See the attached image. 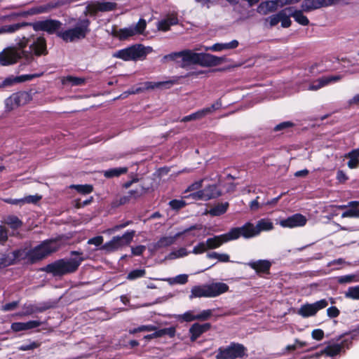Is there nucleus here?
<instances>
[{
    "instance_id": "f257e3e1",
    "label": "nucleus",
    "mask_w": 359,
    "mask_h": 359,
    "mask_svg": "<svg viewBox=\"0 0 359 359\" xmlns=\"http://www.w3.org/2000/svg\"><path fill=\"white\" fill-rule=\"evenodd\" d=\"M61 246L62 244L58 240L50 239L44 241L28 250L26 252L25 259L31 264L36 263L55 252Z\"/></svg>"
},
{
    "instance_id": "f03ea898",
    "label": "nucleus",
    "mask_w": 359,
    "mask_h": 359,
    "mask_svg": "<svg viewBox=\"0 0 359 359\" xmlns=\"http://www.w3.org/2000/svg\"><path fill=\"white\" fill-rule=\"evenodd\" d=\"M229 289V286L222 282L195 285L191 289L189 299L213 298L228 292Z\"/></svg>"
},
{
    "instance_id": "7ed1b4c3",
    "label": "nucleus",
    "mask_w": 359,
    "mask_h": 359,
    "mask_svg": "<svg viewBox=\"0 0 359 359\" xmlns=\"http://www.w3.org/2000/svg\"><path fill=\"white\" fill-rule=\"evenodd\" d=\"M82 261L83 258L81 257L61 259L48 264L43 269V271L51 273L54 276H62L76 271Z\"/></svg>"
},
{
    "instance_id": "20e7f679",
    "label": "nucleus",
    "mask_w": 359,
    "mask_h": 359,
    "mask_svg": "<svg viewBox=\"0 0 359 359\" xmlns=\"http://www.w3.org/2000/svg\"><path fill=\"white\" fill-rule=\"evenodd\" d=\"M152 50V48L150 46L135 44L114 52L112 57L124 61L143 60L146 58L147 54L151 53Z\"/></svg>"
},
{
    "instance_id": "39448f33",
    "label": "nucleus",
    "mask_w": 359,
    "mask_h": 359,
    "mask_svg": "<svg viewBox=\"0 0 359 359\" xmlns=\"http://www.w3.org/2000/svg\"><path fill=\"white\" fill-rule=\"evenodd\" d=\"M147 25V21L143 18H140L135 25L120 29H114L111 34L121 41L128 40L129 38L134 36L144 34Z\"/></svg>"
},
{
    "instance_id": "423d86ee",
    "label": "nucleus",
    "mask_w": 359,
    "mask_h": 359,
    "mask_svg": "<svg viewBox=\"0 0 359 359\" xmlns=\"http://www.w3.org/2000/svg\"><path fill=\"white\" fill-rule=\"evenodd\" d=\"M135 231L126 232L121 236H114L109 241L101 246V250L106 252L116 251L124 246L128 245L135 236Z\"/></svg>"
},
{
    "instance_id": "0eeeda50",
    "label": "nucleus",
    "mask_w": 359,
    "mask_h": 359,
    "mask_svg": "<svg viewBox=\"0 0 359 359\" xmlns=\"http://www.w3.org/2000/svg\"><path fill=\"white\" fill-rule=\"evenodd\" d=\"M21 57L29 59L30 54L25 50H20L15 47L4 49L0 53V64L3 66L16 63Z\"/></svg>"
},
{
    "instance_id": "6e6552de",
    "label": "nucleus",
    "mask_w": 359,
    "mask_h": 359,
    "mask_svg": "<svg viewBox=\"0 0 359 359\" xmlns=\"http://www.w3.org/2000/svg\"><path fill=\"white\" fill-rule=\"evenodd\" d=\"M88 22H81L74 28L69 29L65 32H57V34L66 42H72L77 39L84 38L88 32Z\"/></svg>"
},
{
    "instance_id": "1a4fd4ad",
    "label": "nucleus",
    "mask_w": 359,
    "mask_h": 359,
    "mask_svg": "<svg viewBox=\"0 0 359 359\" xmlns=\"http://www.w3.org/2000/svg\"><path fill=\"white\" fill-rule=\"evenodd\" d=\"M292 7L285 8L276 14L268 17L265 19V21L269 22L271 27L276 26L280 22L282 27H289L292 24V21L290 20V13L292 12Z\"/></svg>"
},
{
    "instance_id": "9d476101",
    "label": "nucleus",
    "mask_w": 359,
    "mask_h": 359,
    "mask_svg": "<svg viewBox=\"0 0 359 359\" xmlns=\"http://www.w3.org/2000/svg\"><path fill=\"white\" fill-rule=\"evenodd\" d=\"M30 100V96L27 93L21 92L12 94L4 101L5 109L8 112L26 104Z\"/></svg>"
},
{
    "instance_id": "9b49d317",
    "label": "nucleus",
    "mask_w": 359,
    "mask_h": 359,
    "mask_svg": "<svg viewBox=\"0 0 359 359\" xmlns=\"http://www.w3.org/2000/svg\"><path fill=\"white\" fill-rule=\"evenodd\" d=\"M232 241L238 239L240 237L250 238L258 236L255 226L250 222H246L241 227L231 228L229 231Z\"/></svg>"
},
{
    "instance_id": "f8f14e48",
    "label": "nucleus",
    "mask_w": 359,
    "mask_h": 359,
    "mask_svg": "<svg viewBox=\"0 0 359 359\" xmlns=\"http://www.w3.org/2000/svg\"><path fill=\"white\" fill-rule=\"evenodd\" d=\"M245 354V348L241 344H233L224 348H219L216 359H236Z\"/></svg>"
},
{
    "instance_id": "ddd939ff",
    "label": "nucleus",
    "mask_w": 359,
    "mask_h": 359,
    "mask_svg": "<svg viewBox=\"0 0 359 359\" xmlns=\"http://www.w3.org/2000/svg\"><path fill=\"white\" fill-rule=\"evenodd\" d=\"M221 195V191L216 184H211L205 187L204 189L191 193L187 197L194 200L208 201L217 198Z\"/></svg>"
},
{
    "instance_id": "4468645a",
    "label": "nucleus",
    "mask_w": 359,
    "mask_h": 359,
    "mask_svg": "<svg viewBox=\"0 0 359 359\" xmlns=\"http://www.w3.org/2000/svg\"><path fill=\"white\" fill-rule=\"evenodd\" d=\"M327 305L325 299H320L312 304H304L299 309L297 313L302 318L314 316L318 311L325 309Z\"/></svg>"
},
{
    "instance_id": "2eb2a0df",
    "label": "nucleus",
    "mask_w": 359,
    "mask_h": 359,
    "mask_svg": "<svg viewBox=\"0 0 359 359\" xmlns=\"http://www.w3.org/2000/svg\"><path fill=\"white\" fill-rule=\"evenodd\" d=\"M61 25V22L58 20H46L35 22L33 27L36 31H44L48 34H53L60 29Z\"/></svg>"
},
{
    "instance_id": "dca6fc26",
    "label": "nucleus",
    "mask_w": 359,
    "mask_h": 359,
    "mask_svg": "<svg viewBox=\"0 0 359 359\" xmlns=\"http://www.w3.org/2000/svg\"><path fill=\"white\" fill-rule=\"evenodd\" d=\"M176 81L168 80L165 81H147L142 84V87L136 88L135 90L130 92V94L140 93L144 91L152 90L158 88H162L163 87H170L171 86L176 83Z\"/></svg>"
},
{
    "instance_id": "f3484780",
    "label": "nucleus",
    "mask_w": 359,
    "mask_h": 359,
    "mask_svg": "<svg viewBox=\"0 0 359 359\" xmlns=\"http://www.w3.org/2000/svg\"><path fill=\"white\" fill-rule=\"evenodd\" d=\"M307 219L302 214L297 213L279 222V224L283 228H297L304 226Z\"/></svg>"
},
{
    "instance_id": "a211bd4d",
    "label": "nucleus",
    "mask_w": 359,
    "mask_h": 359,
    "mask_svg": "<svg viewBox=\"0 0 359 359\" xmlns=\"http://www.w3.org/2000/svg\"><path fill=\"white\" fill-rule=\"evenodd\" d=\"M339 0H304L302 4V8L305 12L332 6L339 2Z\"/></svg>"
},
{
    "instance_id": "6ab92c4d",
    "label": "nucleus",
    "mask_w": 359,
    "mask_h": 359,
    "mask_svg": "<svg viewBox=\"0 0 359 359\" xmlns=\"http://www.w3.org/2000/svg\"><path fill=\"white\" fill-rule=\"evenodd\" d=\"M116 4L112 1H96L88 5V12L94 14L99 11H111L116 8Z\"/></svg>"
},
{
    "instance_id": "aec40b11",
    "label": "nucleus",
    "mask_w": 359,
    "mask_h": 359,
    "mask_svg": "<svg viewBox=\"0 0 359 359\" xmlns=\"http://www.w3.org/2000/svg\"><path fill=\"white\" fill-rule=\"evenodd\" d=\"M226 62L224 57H217L208 53H201L198 64L203 67H213Z\"/></svg>"
},
{
    "instance_id": "412c9836",
    "label": "nucleus",
    "mask_w": 359,
    "mask_h": 359,
    "mask_svg": "<svg viewBox=\"0 0 359 359\" xmlns=\"http://www.w3.org/2000/svg\"><path fill=\"white\" fill-rule=\"evenodd\" d=\"M230 241H232V239L229 231L223 234L214 236L205 241L208 250L219 248L223 244Z\"/></svg>"
},
{
    "instance_id": "4be33fe9",
    "label": "nucleus",
    "mask_w": 359,
    "mask_h": 359,
    "mask_svg": "<svg viewBox=\"0 0 359 359\" xmlns=\"http://www.w3.org/2000/svg\"><path fill=\"white\" fill-rule=\"evenodd\" d=\"M196 229V226H191L189 229H186V230H184L183 231L177 233L175 236H163V237L161 238L157 241V243L154 245V248L156 249H157V248H160L168 247V246L172 245L175 242V241H176V239L177 238L182 236L184 234H185L189 230H192V229Z\"/></svg>"
},
{
    "instance_id": "5701e85b",
    "label": "nucleus",
    "mask_w": 359,
    "mask_h": 359,
    "mask_svg": "<svg viewBox=\"0 0 359 359\" xmlns=\"http://www.w3.org/2000/svg\"><path fill=\"white\" fill-rule=\"evenodd\" d=\"M41 325L39 320H29L28 322H16L11 325V329L15 332L36 328Z\"/></svg>"
},
{
    "instance_id": "b1692460",
    "label": "nucleus",
    "mask_w": 359,
    "mask_h": 359,
    "mask_svg": "<svg viewBox=\"0 0 359 359\" xmlns=\"http://www.w3.org/2000/svg\"><path fill=\"white\" fill-rule=\"evenodd\" d=\"M30 50L36 56L47 54L46 40L43 37L36 38L29 46Z\"/></svg>"
},
{
    "instance_id": "393cba45",
    "label": "nucleus",
    "mask_w": 359,
    "mask_h": 359,
    "mask_svg": "<svg viewBox=\"0 0 359 359\" xmlns=\"http://www.w3.org/2000/svg\"><path fill=\"white\" fill-rule=\"evenodd\" d=\"M341 77L339 76H325L321 77L317 79L309 86V90H317L326 85L329 84L331 82H334L340 80Z\"/></svg>"
},
{
    "instance_id": "a878e982",
    "label": "nucleus",
    "mask_w": 359,
    "mask_h": 359,
    "mask_svg": "<svg viewBox=\"0 0 359 359\" xmlns=\"http://www.w3.org/2000/svg\"><path fill=\"white\" fill-rule=\"evenodd\" d=\"M201 53H195L192 50H184L175 54L176 56L181 57L182 60L187 64H198Z\"/></svg>"
},
{
    "instance_id": "bb28decb",
    "label": "nucleus",
    "mask_w": 359,
    "mask_h": 359,
    "mask_svg": "<svg viewBox=\"0 0 359 359\" xmlns=\"http://www.w3.org/2000/svg\"><path fill=\"white\" fill-rule=\"evenodd\" d=\"M210 328V323H205L200 325L198 323L193 324L190 329L189 332L191 334V340L194 341L198 337H199L203 332L208 331Z\"/></svg>"
},
{
    "instance_id": "cd10ccee",
    "label": "nucleus",
    "mask_w": 359,
    "mask_h": 359,
    "mask_svg": "<svg viewBox=\"0 0 359 359\" xmlns=\"http://www.w3.org/2000/svg\"><path fill=\"white\" fill-rule=\"evenodd\" d=\"M248 265L257 273H267L271 267V262L268 260L260 259L248 263Z\"/></svg>"
},
{
    "instance_id": "c85d7f7f",
    "label": "nucleus",
    "mask_w": 359,
    "mask_h": 359,
    "mask_svg": "<svg viewBox=\"0 0 359 359\" xmlns=\"http://www.w3.org/2000/svg\"><path fill=\"white\" fill-rule=\"evenodd\" d=\"M344 158H348L347 166L350 169H355L359 166V147L353 149L344 155Z\"/></svg>"
},
{
    "instance_id": "c756f323",
    "label": "nucleus",
    "mask_w": 359,
    "mask_h": 359,
    "mask_svg": "<svg viewBox=\"0 0 359 359\" xmlns=\"http://www.w3.org/2000/svg\"><path fill=\"white\" fill-rule=\"evenodd\" d=\"M238 46V41L237 40H233L229 43H215L211 47H205V50L219 52V51H222L224 50L236 48Z\"/></svg>"
},
{
    "instance_id": "7c9ffc66",
    "label": "nucleus",
    "mask_w": 359,
    "mask_h": 359,
    "mask_svg": "<svg viewBox=\"0 0 359 359\" xmlns=\"http://www.w3.org/2000/svg\"><path fill=\"white\" fill-rule=\"evenodd\" d=\"M178 23L177 18L174 15H170L167 18L161 20L158 22L157 29L160 31L166 32L170 29V26Z\"/></svg>"
},
{
    "instance_id": "2f4dec72",
    "label": "nucleus",
    "mask_w": 359,
    "mask_h": 359,
    "mask_svg": "<svg viewBox=\"0 0 359 359\" xmlns=\"http://www.w3.org/2000/svg\"><path fill=\"white\" fill-rule=\"evenodd\" d=\"M41 75V74H26V75H22L20 77L16 78L14 80H13L11 79H6L1 83H0V88L12 85L14 81H18V82L25 81H27V80H31L36 77H39Z\"/></svg>"
},
{
    "instance_id": "473e14b6",
    "label": "nucleus",
    "mask_w": 359,
    "mask_h": 359,
    "mask_svg": "<svg viewBox=\"0 0 359 359\" xmlns=\"http://www.w3.org/2000/svg\"><path fill=\"white\" fill-rule=\"evenodd\" d=\"M257 234L262 231H268L273 229V224L269 219H262L259 220L255 226Z\"/></svg>"
},
{
    "instance_id": "72a5a7b5",
    "label": "nucleus",
    "mask_w": 359,
    "mask_h": 359,
    "mask_svg": "<svg viewBox=\"0 0 359 359\" xmlns=\"http://www.w3.org/2000/svg\"><path fill=\"white\" fill-rule=\"evenodd\" d=\"M277 9L278 8L274 1H266L260 4L258 7V12L263 15H266L269 13L273 12Z\"/></svg>"
},
{
    "instance_id": "f704fd0d",
    "label": "nucleus",
    "mask_w": 359,
    "mask_h": 359,
    "mask_svg": "<svg viewBox=\"0 0 359 359\" xmlns=\"http://www.w3.org/2000/svg\"><path fill=\"white\" fill-rule=\"evenodd\" d=\"M303 10H292L290 16L299 25L306 26L309 23V20L306 15L303 14Z\"/></svg>"
},
{
    "instance_id": "c9c22d12",
    "label": "nucleus",
    "mask_w": 359,
    "mask_h": 359,
    "mask_svg": "<svg viewBox=\"0 0 359 359\" xmlns=\"http://www.w3.org/2000/svg\"><path fill=\"white\" fill-rule=\"evenodd\" d=\"M3 222L13 229H19L22 226V222L17 216L13 215L6 217Z\"/></svg>"
},
{
    "instance_id": "e433bc0d",
    "label": "nucleus",
    "mask_w": 359,
    "mask_h": 359,
    "mask_svg": "<svg viewBox=\"0 0 359 359\" xmlns=\"http://www.w3.org/2000/svg\"><path fill=\"white\" fill-rule=\"evenodd\" d=\"M127 172L128 168L126 167L116 168L103 171V175L107 178H111L114 177H118L122 174L126 173Z\"/></svg>"
},
{
    "instance_id": "4c0bfd02",
    "label": "nucleus",
    "mask_w": 359,
    "mask_h": 359,
    "mask_svg": "<svg viewBox=\"0 0 359 359\" xmlns=\"http://www.w3.org/2000/svg\"><path fill=\"white\" fill-rule=\"evenodd\" d=\"M163 281L167 282L170 285L180 284L183 285L187 283L188 276L187 274H180L174 278H167L161 279Z\"/></svg>"
},
{
    "instance_id": "58836bf2",
    "label": "nucleus",
    "mask_w": 359,
    "mask_h": 359,
    "mask_svg": "<svg viewBox=\"0 0 359 359\" xmlns=\"http://www.w3.org/2000/svg\"><path fill=\"white\" fill-rule=\"evenodd\" d=\"M154 331L155 332H154V336L156 338L162 337L165 335H168L170 337H173L175 335V332H176L175 327H170L164 328V329H161V330H157V328L156 327V330H154Z\"/></svg>"
},
{
    "instance_id": "ea45409f",
    "label": "nucleus",
    "mask_w": 359,
    "mask_h": 359,
    "mask_svg": "<svg viewBox=\"0 0 359 359\" xmlns=\"http://www.w3.org/2000/svg\"><path fill=\"white\" fill-rule=\"evenodd\" d=\"M176 319L180 322H191L197 320V316L194 311H187L183 314L176 316Z\"/></svg>"
},
{
    "instance_id": "a19ab883",
    "label": "nucleus",
    "mask_w": 359,
    "mask_h": 359,
    "mask_svg": "<svg viewBox=\"0 0 359 359\" xmlns=\"http://www.w3.org/2000/svg\"><path fill=\"white\" fill-rule=\"evenodd\" d=\"M189 252L184 248H180L178 250H174L169 253L165 257V259H175L181 257H184L188 255Z\"/></svg>"
},
{
    "instance_id": "79ce46f5",
    "label": "nucleus",
    "mask_w": 359,
    "mask_h": 359,
    "mask_svg": "<svg viewBox=\"0 0 359 359\" xmlns=\"http://www.w3.org/2000/svg\"><path fill=\"white\" fill-rule=\"evenodd\" d=\"M229 207L228 203L218 204L211 208L209 211L210 214L213 216H219L226 212Z\"/></svg>"
},
{
    "instance_id": "37998d69",
    "label": "nucleus",
    "mask_w": 359,
    "mask_h": 359,
    "mask_svg": "<svg viewBox=\"0 0 359 359\" xmlns=\"http://www.w3.org/2000/svg\"><path fill=\"white\" fill-rule=\"evenodd\" d=\"M69 188L76 190L81 194H88L93 191V187L90 184H72Z\"/></svg>"
},
{
    "instance_id": "c03bdc74",
    "label": "nucleus",
    "mask_w": 359,
    "mask_h": 359,
    "mask_svg": "<svg viewBox=\"0 0 359 359\" xmlns=\"http://www.w3.org/2000/svg\"><path fill=\"white\" fill-rule=\"evenodd\" d=\"M207 257L208 259H215L219 262H229L230 261V257L226 253L212 252L207 254Z\"/></svg>"
},
{
    "instance_id": "a18cd8bd",
    "label": "nucleus",
    "mask_w": 359,
    "mask_h": 359,
    "mask_svg": "<svg viewBox=\"0 0 359 359\" xmlns=\"http://www.w3.org/2000/svg\"><path fill=\"white\" fill-rule=\"evenodd\" d=\"M341 349V346L339 344H331L327 346L323 351L322 353H324L328 356H334L338 354Z\"/></svg>"
},
{
    "instance_id": "49530a36",
    "label": "nucleus",
    "mask_w": 359,
    "mask_h": 359,
    "mask_svg": "<svg viewBox=\"0 0 359 359\" xmlns=\"http://www.w3.org/2000/svg\"><path fill=\"white\" fill-rule=\"evenodd\" d=\"M42 198V196L39 194L29 195L21 198L22 206L25 204H36Z\"/></svg>"
},
{
    "instance_id": "de8ad7c7",
    "label": "nucleus",
    "mask_w": 359,
    "mask_h": 359,
    "mask_svg": "<svg viewBox=\"0 0 359 359\" xmlns=\"http://www.w3.org/2000/svg\"><path fill=\"white\" fill-rule=\"evenodd\" d=\"M345 297L351 299H359V286L348 287L345 292Z\"/></svg>"
},
{
    "instance_id": "09e8293b",
    "label": "nucleus",
    "mask_w": 359,
    "mask_h": 359,
    "mask_svg": "<svg viewBox=\"0 0 359 359\" xmlns=\"http://www.w3.org/2000/svg\"><path fill=\"white\" fill-rule=\"evenodd\" d=\"M146 274V271L144 269H135L131 271L127 276V279L133 280L137 278L143 277Z\"/></svg>"
},
{
    "instance_id": "8fccbe9b",
    "label": "nucleus",
    "mask_w": 359,
    "mask_h": 359,
    "mask_svg": "<svg viewBox=\"0 0 359 359\" xmlns=\"http://www.w3.org/2000/svg\"><path fill=\"white\" fill-rule=\"evenodd\" d=\"M204 116H205L204 112L203 111V109H201V110H198L190 115L184 116L182 119V121L187 122V121H191L193 120L201 119V118H203Z\"/></svg>"
},
{
    "instance_id": "3c124183",
    "label": "nucleus",
    "mask_w": 359,
    "mask_h": 359,
    "mask_svg": "<svg viewBox=\"0 0 359 359\" xmlns=\"http://www.w3.org/2000/svg\"><path fill=\"white\" fill-rule=\"evenodd\" d=\"M83 81L84 80L81 78L74 77L70 76H67L62 80V83L65 85L67 83H72V85L75 86L80 85L83 83Z\"/></svg>"
},
{
    "instance_id": "603ef678",
    "label": "nucleus",
    "mask_w": 359,
    "mask_h": 359,
    "mask_svg": "<svg viewBox=\"0 0 359 359\" xmlns=\"http://www.w3.org/2000/svg\"><path fill=\"white\" fill-rule=\"evenodd\" d=\"M212 315V310L206 309L200 311L198 313H196L197 320H207L209 319Z\"/></svg>"
},
{
    "instance_id": "864d4df0",
    "label": "nucleus",
    "mask_w": 359,
    "mask_h": 359,
    "mask_svg": "<svg viewBox=\"0 0 359 359\" xmlns=\"http://www.w3.org/2000/svg\"><path fill=\"white\" fill-rule=\"evenodd\" d=\"M355 278L353 274L342 276L337 278V282L340 284L351 283L356 281Z\"/></svg>"
},
{
    "instance_id": "5fc2aeb1",
    "label": "nucleus",
    "mask_w": 359,
    "mask_h": 359,
    "mask_svg": "<svg viewBox=\"0 0 359 359\" xmlns=\"http://www.w3.org/2000/svg\"><path fill=\"white\" fill-rule=\"evenodd\" d=\"M153 330H156V327L154 325H142L137 328L130 330L129 331L130 334H135L138 332H151Z\"/></svg>"
},
{
    "instance_id": "6e6d98bb",
    "label": "nucleus",
    "mask_w": 359,
    "mask_h": 359,
    "mask_svg": "<svg viewBox=\"0 0 359 359\" xmlns=\"http://www.w3.org/2000/svg\"><path fill=\"white\" fill-rule=\"evenodd\" d=\"M208 250L206 242H201L193 248L192 252L195 255L202 254Z\"/></svg>"
},
{
    "instance_id": "4d7b16f0",
    "label": "nucleus",
    "mask_w": 359,
    "mask_h": 359,
    "mask_svg": "<svg viewBox=\"0 0 359 359\" xmlns=\"http://www.w3.org/2000/svg\"><path fill=\"white\" fill-rule=\"evenodd\" d=\"M203 180H201L194 182L193 184L188 187V188L186 190V192L194 193L196 191H198L199 190H201V189L203 187Z\"/></svg>"
},
{
    "instance_id": "13d9d810",
    "label": "nucleus",
    "mask_w": 359,
    "mask_h": 359,
    "mask_svg": "<svg viewBox=\"0 0 359 359\" xmlns=\"http://www.w3.org/2000/svg\"><path fill=\"white\" fill-rule=\"evenodd\" d=\"M40 346V343L36 341H30L27 344L20 346L18 349L22 351H26L29 350H34Z\"/></svg>"
},
{
    "instance_id": "bf43d9fd",
    "label": "nucleus",
    "mask_w": 359,
    "mask_h": 359,
    "mask_svg": "<svg viewBox=\"0 0 359 359\" xmlns=\"http://www.w3.org/2000/svg\"><path fill=\"white\" fill-rule=\"evenodd\" d=\"M221 107L220 102H216L212 104L210 107L203 109V111L204 112L205 116L208 114H212L217 109H218Z\"/></svg>"
},
{
    "instance_id": "052dcab7",
    "label": "nucleus",
    "mask_w": 359,
    "mask_h": 359,
    "mask_svg": "<svg viewBox=\"0 0 359 359\" xmlns=\"http://www.w3.org/2000/svg\"><path fill=\"white\" fill-rule=\"evenodd\" d=\"M311 337L315 340H322L324 338V332L321 329L313 330L311 332Z\"/></svg>"
},
{
    "instance_id": "680f3d73",
    "label": "nucleus",
    "mask_w": 359,
    "mask_h": 359,
    "mask_svg": "<svg viewBox=\"0 0 359 359\" xmlns=\"http://www.w3.org/2000/svg\"><path fill=\"white\" fill-rule=\"evenodd\" d=\"M104 238L101 236L93 237L88 241V244L100 246L102 244Z\"/></svg>"
},
{
    "instance_id": "e2e57ef3",
    "label": "nucleus",
    "mask_w": 359,
    "mask_h": 359,
    "mask_svg": "<svg viewBox=\"0 0 359 359\" xmlns=\"http://www.w3.org/2000/svg\"><path fill=\"white\" fill-rule=\"evenodd\" d=\"M24 309L25 310V311L22 314H19V316H29L37 311V309L32 304L25 305Z\"/></svg>"
},
{
    "instance_id": "0e129e2a",
    "label": "nucleus",
    "mask_w": 359,
    "mask_h": 359,
    "mask_svg": "<svg viewBox=\"0 0 359 359\" xmlns=\"http://www.w3.org/2000/svg\"><path fill=\"white\" fill-rule=\"evenodd\" d=\"M19 305V302H12L8 304H6L2 306V310L4 311H9L15 310Z\"/></svg>"
},
{
    "instance_id": "69168bd1",
    "label": "nucleus",
    "mask_w": 359,
    "mask_h": 359,
    "mask_svg": "<svg viewBox=\"0 0 359 359\" xmlns=\"http://www.w3.org/2000/svg\"><path fill=\"white\" fill-rule=\"evenodd\" d=\"M169 205L172 209H180L185 205V203L182 200H172L170 201Z\"/></svg>"
},
{
    "instance_id": "338daca9",
    "label": "nucleus",
    "mask_w": 359,
    "mask_h": 359,
    "mask_svg": "<svg viewBox=\"0 0 359 359\" xmlns=\"http://www.w3.org/2000/svg\"><path fill=\"white\" fill-rule=\"evenodd\" d=\"M8 240V229L0 225V243H5Z\"/></svg>"
},
{
    "instance_id": "774afa93",
    "label": "nucleus",
    "mask_w": 359,
    "mask_h": 359,
    "mask_svg": "<svg viewBox=\"0 0 359 359\" xmlns=\"http://www.w3.org/2000/svg\"><path fill=\"white\" fill-rule=\"evenodd\" d=\"M327 314L330 318H336L339 315V310L336 306H330L327 309Z\"/></svg>"
}]
</instances>
